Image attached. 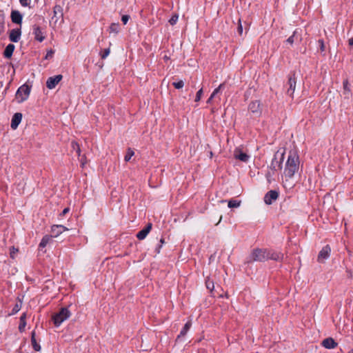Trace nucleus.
I'll return each instance as SVG.
<instances>
[{
  "label": "nucleus",
  "mask_w": 353,
  "mask_h": 353,
  "mask_svg": "<svg viewBox=\"0 0 353 353\" xmlns=\"http://www.w3.org/2000/svg\"><path fill=\"white\" fill-rule=\"evenodd\" d=\"M285 151L281 152L278 150L272 160L270 168L272 171V174H274L275 171L280 170L282 168V164L284 159Z\"/></svg>",
  "instance_id": "nucleus-3"
},
{
  "label": "nucleus",
  "mask_w": 353,
  "mask_h": 353,
  "mask_svg": "<svg viewBox=\"0 0 353 353\" xmlns=\"http://www.w3.org/2000/svg\"><path fill=\"white\" fill-rule=\"evenodd\" d=\"M322 345L327 349H332L337 346V343L332 338H327L322 341Z\"/></svg>",
  "instance_id": "nucleus-20"
},
{
  "label": "nucleus",
  "mask_w": 353,
  "mask_h": 353,
  "mask_svg": "<svg viewBox=\"0 0 353 353\" xmlns=\"http://www.w3.org/2000/svg\"><path fill=\"white\" fill-rule=\"evenodd\" d=\"M54 53V50H50L49 51L47 52L45 59H48L52 58L53 57Z\"/></svg>",
  "instance_id": "nucleus-45"
},
{
  "label": "nucleus",
  "mask_w": 353,
  "mask_h": 353,
  "mask_svg": "<svg viewBox=\"0 0 353 353\" xmlns=\"http://www.w3.org/2000/svg\"><path fill=\"white\" fill-rule=\"evenodd\" d=\"M30 93V87L26 84L22 85L17 90L16 96L17 98L19 99V102L21 103L26 101Z\"/></svg>",
  "instance_id": "nucleus-5"
},
{
  "label": "nucleus",
  "mask_w": 353,
  "mask_h": 353,
  "mask_svg": "<svg viewBox=\"0 0 353 353\" xmlns=\"http://www.w3.org/2000/svg\"><path fill=\"white\" fill-rule=\"evenodd\" d=\"M241 205V201H236V200H234V199H231L228 201V207L230 208H238Z\"/></svg>",
  "instance_id": "nucleus-31"
},
{
  "label": "nucleus",
  "mask_w": 353,
  "mask_h": 353,
  "mask_svg": "<svg viewBox=\"0 0 353 353\" xmlns=\"http://www.w3.org/2000/svg\"><path fill=\"white\" fill-rule=\"evenodd\" d=\"M203 93V88H201L196 92L195 100H194L196 102H198L201 100Z\"/></svg>",
  "instance_id": "nucleus-37"
},
{
  "label": "nucleus",
  "mask_w": 353,
  "mask_h": 353,
  "mask_svg": "<svg viewBox=\"0 0 353 353\" xmlns=\"http://www.w3.org/2000/svg\"><path fill=\"white\" fill-rule=\"evenodd\" d=\"M68 212H69V208H65V209L62 211V212L61 213V214H60V215H61V216H64V215H65Z\"/></svg>",
  "instance_id": "nucleus-46"
},
{
  "label": "nucleus",
  "mask_w": 353,
  "mask_h": 353,
  "mask_svg": "<svg viewBox=\"0 0 353 353\" xmlns=\"http://www.w3.org/2000/svg\"><path fill=\"white\" fill-rule=\"evenodd\" d=\"M71 315L70 312L67 307H62L60 311L54 314L52 320L56 327H59L64 321L68 319Z\"/></svg>",
  "instance_id": "nucleus-4"
},
{
  "label": "nucleus",
  "mask_w": 353,
  "mask_h": 353,
  "mask_svg": "<svg viewBox=\"0 0 353 353\" xmlns=\"http://www.w3.org/2000/svg\"><path fill=\"white\" fill-rule=\"evenodd\" d=\"M5 23V14L3 11H0V28L3 29Z\"/></svg>",
  "instance_id": "nucleus-36"
},
{
  "label": "nucleus",
  "mask_w": 353,
  "mask_h": 353,
  "mask_svg": "<svg viewBox=\"0 0 353 353\" xmlns=\"http://www.w3.org/2000/svg\"><path fill=\"white\" fill-rule=\"evenodd\" d=\"M234 156L235 159L245 163L248 162L250 159V156L248 154L238 148L234 150Z\"/></svg>",
  "instance_id": "nucleus-14"
},
{
  "label": "nucleus",
  "mask_w": 353,
  "mask_h": 353,
  "mask_svg": "<svg viewBox=\"0 0 353 353\" xmlns=\"http://www.w3.org/2000/svg\"><path fill=\"white\" fill-rule=\"evenodd\" d=\"M51 230L54 234V236H57L64 231L68 230V228L62 225H54L52 227Z\"/></svg>",
  "instance_id": "nucleus-21"
},
{
  "label": "nucleus",
  "mask_w": 353,
  "mask_h": 353,
  "mask_svg": "<svg viewBox=\"0 0 353 353\" xmlns=\"http://www.w3.org/2000/svg\"><path fill=\"white\" fill-rule=\"evenodd\" d=\"M134 154V151L131 148H128L127 153L125 155L124 160L125 161H129Z\"/></svg>",
  "instance_id": "nucleus-33"
},
{
  "label": "nucleus",
  "mask_w": 353,
  "mask_h": 353,
  "mask_svg": "<svg viewBox=\"0 0 353 353\" xmlns=\"http://www.w3.org/2000/svg\"><path fill=\"white\" fill-rule=\"evenodd\" d=\"M81 164H82V165H84V163L83 162V159H81Z\"/></svg>",
  "instance_id": "nucleus-51"
},
{
  "label": "nucleus",
  "mask_w": 353,
  "mask_h": 353,
  "mask_svg": "<svg viewBox=\"0 0 353 353\" xmlns=\"http://www.w3.org/2000/svg\"><path fill=\"white\" fill-rule=\"evenodd\" d=\"M213 98H211V96L209 97V99L207 100L208 103H210L212 101Z\"/></svg>",
  "instance_id": "nucleus-49"
},
{
  "label": "nucleus",
  "mask_w": 353,
  "mask_h": 353,
  "mask_svg": "<svg viewBox=\"0 0 353 353\" xmlns=\"http://www.w3.org/2000/svg\"><path fill=\"white\" fill-rule=\"evenodd\" d=\"M12 22L16 24H21L23 15L18 10H12L10 14Z\"/></svg>",
  "instance_id": "nucleus-17"
},
{
  "label": "nucleus",
  "mask_w": 353,
  "mask_h": 353,
  "mask_svg": "<svg viewBox=\"0 0 353 353\" xmlns=\"http://www.w3.org/2000/svg\"><path fill=\"white\" fill-rule=\"evenodd\" d=\"M152 229V223H149L141 230L137 234V238L139 240L144 239Z\"/></svg>",
  "instance_id": "nucleus-18"
},
{
  "label": "nucleus",
  "mask_w": 353,
  "mask_h": 353,
  "mask_svg": "<svg viewBox=\"0 0 353 353\" xmlns=\"http://www.w3.org/2000/svg\"><path fill=\"white\" fill-rule=\"evenodd\" d=\"M62 79L63 76L61 74L49 77L46 81V87L50 90L54 89Z\"/></svg>",
  "instance_id": "nucleus-10"
},
{
  "label": "nucleus",
  "mask_w": 353,
  "mask_h": 353,
  "mask_svg": "<svg viewBox=\"0 0 353 353\" xmlns=\"http://www.w3.org/2000/svg\"><path fill=\"white\" fill-rule=\"evenodd\" d=\"M17 301L18 302L16 303V304L13 307L11 312L9 314V316L17 314L21 310L22 306V301L19 297L17 298Z\"/></svg>",
  "instance_id": "nucleus-26"
},
{
  "label": "nucleus",
  "mask_w": 353,
  "mask_h": 353,
  "mask_svg": "<svg viewBox=\"0 0 353 353\" xmlns=\"http://www.w3.org/2000/svg\"><path fill=\"white\" fill-rule=\"evenodd\" d=\"M178 19H179V17L177 14H174L173 15L169 20V23H170V25H174L176 23L177 21H178Z\"/></svg>",
  "instance_id": "nucleus-39"
},
{
  "label": "nucleus",
  "mask_w": 353,
  "mask_h": 353,
  "mask_svg": "<svg viewBox=\"0 0 353 353\" xmlns=\"http://www.w3.org/2000/svg\"><path fill=\"white\" fill-rule=\"evenodd\" d=\"M129 19H130V16L127 15V14L123 15L121 17V21H122V22L123 23L124 25H125L128 23Z\"/></svg>",
  "instance_id": "nucleus-44"
},
{
  "label": "nucleus",
  "mask_w": 353,
  "mask_h": 353,
  "mask_svg": "<svg viewBox=\"0 0 353 353\" xmlns=\"http://www.w3.org/2000/svg\"><path fill=\"white\" fill-rule=\"evenodd\" d=\"M110 48H105L103 51V52H101L100 54L101 59H105L110 54Z\"/></svg>",
  "instance_id": "nucleus-38"
},
{
  "label": "nucleus",
  "mask_w": 353,
  "mask_h": 353,
  "mask_svg": "<svg viewBox=\"0 0 353 353\" xmlns=\"http://www.w3.org/2000/svg\"><path fill=\"white\" fill-rule=\"evenodd\" d=\"M349 353H353V349H352V350H351L349 352Z\"/></svg>",
  "instance_id": "nucleus-52"
},
{
  "label": "nucleus",
  "mask_w": 353,
  "mask_h": 353,
  "mask_svg": "<svg viewBox=\"0 0 353 353\" xmlns=\"http://www.w3.org/2000/svg\"><path fill=\"white\" fill-rule=\"evenodd\" d=\"M51 239H52V236L45 235L42 238V239L39 245V248L40 249L44 248L47 245V244L50 241Z\"/></svg>",
  "instance_id": "nucleus-28"
},
{
  "label": "nucleus",
  "mask_w": 353,
  "mask_h": 353,
  "mask_svg": "<svg viewBox=\"0 0 353 353\" xmlns=\"http://www.w3.org/2000/svg\"><path fill=\"white\" fill-rule=\"evenodd\" d=\"M192 325V323L190 321H188L183 326V327L182 328V330H181L180 332V334L177 336L176 337V341H179L180 340V339L181 337H183L186 334L187 332L189 331L190 327Z\"/></svg>",
  "instance_id": "nucleus-23"
},
{
  "label": "nucleus",
  "mask_w": 353,
  "mask_h": 353,
  "mask_svg": "<svg viewBox=\"0 0 353 353\" xmlns=\"http://www.w3.org/2000/svg\"><path fill=\"white\" fill-rule=\"evenodd\" d=\"M331 248L328 245L324 246L319 252L318 255V261L323 262L325 259H328L330 255Z\"/></svg>",
  "instance_id": "nucleus-13"
},
{
  "label": "nucleus",
  "mask_w": 353,
  "mask_h": 353,
  "mask_svg": "<svg viewBox=\"0 0 353 353\" xmlns=\"http://www.w3.org/2000/svg\"><path fill=\"white\" fill-rule=\"evenodd\" d=\"M32 34L34 36V39L39 42H42L46 39L45 32L37 25H34L32 26Z\"/></svg>",
  "instance_id": "nucleus-9"
},
{
  "label": "nucleus",
  "mask_w": 353,
  "mask_h": 353,
  "mask_svg": "<svg viewBox=\"0 0 353 353\" xmlns=\"http://www.w3.org/2000/svg\"><path fill=\"white\" fill-rule=\"evenodd\" d=\"M120 30L119 23H112L110 26V32L117 34Z\"/></svg>",
  "instance_id": "nucleus-30"
},
{
  "label": "nucleus",
  "mask_w": 353,
  "mask_h": 353,
  "mask_svg": "<svg viewBox=\"0 0 353 353\" xmlns=\"http://www.w3.org/2000/svg\"><path fill=\"white\" fill-rule=\"evenodd\" d=\"M205 285L208 290L210 292H212L214 288V281L211 280L210 278H208L205 281Z\"/></svg>",
  "instance_id": "nucleus-32"
},
{
  "label": "nucleus",
  "mask_w": 353,
  "mask_h": 353,
  "mask_svg": "<svg viewBox=\"0 0 353 353\" xmlns=\"http://www.w3.org/2000/svg\"><path fill=\"white\" fill-rule=\"evenodd\" d=\"M160 243H161V244H160V245H161L165 243L164 239H163V238H162V239H161V240H160Z\"/></svg>",
  "instance_id": "nucleus-50"
},
{
  "label": "nucleus",
  "mask_w": 353,
  "mask_h": 353,
  "mask_svg": "<svg viewBox=\"0 0 353 353\" xmlns=\"http://www.w3.org/2000/svg\"><path fill=\"white\" fill-rule=\"evenodd\" d=\"M20 4L23 7L30 6L31 0H19Z\"/></svg>",
  "instance_id": "nucleus-41"
},
{
  "label": "nucleus",
  "mask_w": 353,
  "mask_h": 353,
  "mask_svg": "<svg viewBox=\"0 0 353 353\" xmlns=\"http://www.w3.org/2000/svg\"><path fill=\"white\" fill-rule=\"evenodd\" d=\"M59 19H61V21L63 20V8L60 5H56L53 8L52 20H53L54 23H57Z\"/></svg>",
  "instance_id": "nucleus-11"
},
{
  "label": "nucleus",
  "mask_w": 353,
  "mask_h": 353,
  "mask_svg": "<svg viewBox=\"0 0 353 353\" xmlns=\"http://www.w3.org/2000/svg\"><path fill=\"white\" fill-rule=\"evenodd\" d=\"M296 79L295 77V73H292L290 74L288 81L287 82V85L288 86V88L287 90V94L290 96L293 97L295 88H296Z\"/></svg>",
  "instance_id": "nucleus-6"
},
{
  "label": "nucleus",
  "mask_w": 353,
  "mask_h": 353,
  "mask_svg": "<svg viewBox=\"0 0 353 353\" xmlns=\"http://www.w3.org/2000/svg\"><path fill=\"white\" fill-rule=\"evenodd\" d=\"M71 147L72 148V150L75 152L76 154L78 157H79L81 154V148L78 143H77L76 141H72Z\"/></svg>",
  "instance_id": "nucleus-29"
},
{
  "label": "nucleus",
  "mask_w": 353,
  "mask_h": 353,
  "mask_svg": "<svg viewBox=\"0 0 353 353\" xmlns=\"http://www.w3.org/2000/svg\"><path fill=\"white\" fill-rule=\"evenodd\" d=\"M349 45L353 46V37L349 39Z\"/></svg>",
  "instance_id": "nucleus-48"
},
{
  "label": "nucleus",
  "mask_w": 353,
  "mask_h": 353,
  "mask_svg": "<svg viewBox=\"0 0 353 353\" xmlns=\"http://www.w3.org/2000/svg\"><path fill=\"white\" fill-rule=\"evenodd\" d=\"M162 245H159L157 248H156V252L157 254H159L160 252V250L161 248Z\"/></svg>",
  "instance_id": "nucleus-47"
},
{
  "label": "nucleus",
  "mask_w": 353,
  "mask_h": 353,
  "mask_svg": "<svg viewBox=\"0 0 353 353\" xmlns=\"http://www.w3.org/2000/svg\"><path fill=\"white\" fill-rule=\"evenodd\" d=\"M302 30L299 28L296 29L293 34L286 40V42L290 45L294 43L301 42L302 41Z\"/></svg>",
  "instance_id": "nucleus-8"
},
{
  "label": "nucleus",
  "mask_w": 353,
  "mask_h": 353,
  "mask_svg": "<svg viewBox=\"0 0 353 353\" xmlns=\"http://www.w3.org/2000/svg\"><path fill=\"white\" fill-rule=\"evenodd\" d=\"M21 28L12 29L9 34V39L12 42L17 43L21 37Z\"/></svg>",
  "instance_id": "nucleus-16"
},
{
  "label": "nucleus",
  "mask_w": 353,
  "mask_h": 353,
  "mask_svg": "<svg viewBox=\"0 0 353 353\" xmlns=\"http://www.w3.org/2000/svg\"><path fill=\"white\" fill-rule=\"evenodd\" d=\"M18 252V249L15 248L14 247H12L10 249V255L12 259H14L15 256V254Z\"/></svg>",
  "instance_id": "nucleus-40"
},
{
  "label": "nucleus",
  "mask_w": 353,
  "mask_h": 353,
  "mask_svg": "<svg viewBox=\"0 0 353 353\" xmlns=\"http://www.w3.org/2000/svg\"><path fill=\"white\" fill-rule=\"evenodd\" d=\"M318 43L319 44V48L321 52H324L325 50V46L324 44V41L323 39H319L318 41Z\"/></svg>",
  "instance_id": "nucleus-42"
},
{
  "label": "nucleus",
  "mask_w": 353,
  "mask_h": 353,
  "mask_svg": "<svg viewBox=\"0 0 353 353\" xmlns=\"http://www.w3.org/2000/svg\"><path fill=\"white\" fill-rule=\"evenodd\" d=\"M299 163V157L297 151L296 150H290L284 169L285 176L288 178H292L298 171Z\"/></svg>",
  "instance_id": "nucleus-1"
},
{
  "label": "nucleus",
  "mask_w": 353,
  "mask_h": 353,
  "mask_svg": "<svg viewBox=\"0 0 353 353\" xmlns=\"http://www.w3.org/2000/svg\"><path fill=\"white\" fill-rule=\"evenodd\" d=\"M21 119H22V114L20 112L15 113L12 118L11 125H10L11 128L13 130L17 129L18 125L21 123Z\"/></svg>",
  "instance_id": "nucleus-19"
},
{
  "label": "nucleus",
  "mask_w": 353,
  "mask_h": 353,
  "mask_svg": "<svg viewBox=\"0 0 353 353\" xmlns=\"http://www.w3.org/2000/svg\"><path fill=\"white\" fill-rule=\"evenodd\" d=\"M279 196V192L276 190H270L264 196V202L267 205H271L274 201H276Z\"/></svg>",
  "instance_id": "nucleus-12"
},
{
  "label": "nucleus",
  "mask_w": 353,
  "mask_h": 353,
  "mask_svg": "<svg viewBox=\"0 0 353 353\" xmlns=\"http://www.w3.org/2000/svg\"><path fill=\"white\" fill-rule=\"evenodd\" d=\"M35 336H36L35 331H32L31 333V343H32L33 349L35 351L38 352V351L41 350V346L39 344L37 343Z\"/></svg>",
  "instance_id": "nucleus-24"
},
{
  "label": "nucleus",
  "mask_w": 353,
  "mask_h": 353,
  "mask_svg": "<svg viewBox=\"0 0 353 353\" xmlns=\"http://www.w3.org/2000/svg\"><path fill=\"white\" fill-rule=\"evenodd\" d=\"M237 32H238V33L240 35H241L242 33H243V26H242V24H241L240 19H239V24H238V27H237Z\"/></svg>",
  "instance_id": "nucleus-43"
},
{
  "label": "nucleus",
  "mask_w": 353,
  "mask_h": 353,
  "mask_svg": "<svg viewBox=\"0 0 353 353\" xmlns=\"http://www.w3.org/2000/svg\"><path fill=\"white\" fill-rule=\"evenodd\" d=\"M26 325V313H23L20 317V323L19 325V330L20 332H23L25 330Z\"/></svg>",
  "instance_id": "nucleus-25"
},
{
  "label": "nucleus",
  "mask_w": 353,
  "mask_h": 353,
  "mask_svg": "<svg viewBox=\"0 0 353 353\" xmlns=\"http://www.w3.org/2000/svg\"><path fill=\"white\" fill-rule=\"evenodd\" d=\"M268 249H260L256 248L254 249L249 258L248 259V262H253V261H259L263 262L268 261Z\"/></svg>",
  "instance_id": "nucleus-2"
},
{
  "label": "nucleus",
  "mask_w": 353,
  "mask_h": 353,
  "mask_svg": "<svg viewBox=\"0 0 353 353\" xmlns=\"http://www.w3.org/2000/svg\"><path fill=\"white\" fill-rule=\"evenodd\" d=\"M224 87V83H221L219 85L218 88L214 90L212 93L211 94V98H214L215 96L220 92L221 89Z\"/></svg>",
  "instance_id": "nucleus-34"
},
{
  "label": "nucleus",
  "mask_w": 353,
  "mask_h": 353,
  "mask_svg": "<svg viewBox=\"0 0 353 353\" xmlns=\"http://www.w3.org/2000/svg\"><path fill=\"white\" fill-rule=\"evenodd\" d=\"M14 45L10 43L8 44L3 52V56L5 58L9 59L12 56L13 52L14 50Z\"/></svg>",
  "instance_id": "nucleus-22"
},
{
  "label": "nucleus",
  "mask_w": 353,
  "mask_h": 353,
  "mask_svg": "<svg viewBox=\"0 0 353 353\" xmlns=\"http://www.w3.org/2000/svg\"><path fill=\"white\" fill-rule=\"evenodd\" d=\"M172 85L176 89H181L183 87L184 82L183 80H179V81L173 82Z\"/></svg>",
  "instance_id": "nucleus-35"
},
{
  "label": "nucleus",
  "mask_w": 353,
  "mask_h": 353,
  "mask_svg": "<svg viewBox=\"0 0 353 353\" xmlns=\"http://www.w3.org/2000/svg\"><path fill=\"white\" fill-rule=\"evenodd\" d=\"M343 94L346 96V97L349 98L351 90L349 86V82L347 79H345L343 82Z\"/></svg>",
  "instance_id": "nucleus-27"
},
{
  "label": "nucleus",
  "mask_w": 353,
  "mask_h": 353,
  "mask_svg": "<svg viewBox=\"0 0 353 353\" xmlns=\"http://www.w3.org/2000/svg\"><path fill=\"white\" fill-rule=\"evenodd\" d=\"M248 110L255 116L259 117L262 112L260 101H252L248 105Z\"/></svg>",
  "instance_id": "nucleus-7"
},
{
  "label": "nucleus",
  "mask_w": 353,
  "mask_h": 353,
  "mask_svg": "<svg viewBox=\"0 0 353 353\" xmlns=\"http://www.w3.org/2000/svg\"><path fill=\"white\" fill-rule=\"evenodd\" d=\"M268 260L271 259L276 261H282L283 259V254L281 252H275L272 250L268 249Z\"/></svg>",
  "instance_id": "nucleus-15"
}]
</instances>
